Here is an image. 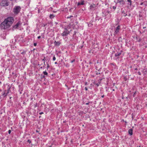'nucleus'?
<instances>
[{"mask_svg": "<svg viewBox=\"0 0 147 147\" xmlns=\"http://www.w3.org/2000/svg\"><path fill=\"white\" fill-rule=\"evenodd\" d=\"M146 28V27H143V28Z\"/></svg>", "mask_w": 147, "mask_h": 147, "instance_id": "79ce46f5", "label": "nucleus"}, {"mask_svg": "<svg viewBox=\"0 0 147 147\" xmlns=\"http://www.w3.org/2000/svg\"><path fill=\"white\" fill-rule=\"evenodd\" d=\"M22 54H23V53H22Z\"/></svg>", "mask_w": 147, "mask_h": 147, "instance_id": "49530a36", "label": "nucleus"}, {"mask_svg": "<svg viewBox=\"0 0 147 147\" xmlns=\"http://www.w3.org/2000/svg\"><path fill=\"white\" fill-rule=\"evenodd\" d=\"M84 4V1H82L81 2H79L78 3L77 5L79 6L81 5H83Z\"/></svg>", "mask_w": 147, "mask_h": 147, "instance_id": "f8f14e48", "label": "nucleus"}, {"mask_svg": "<svg viewBox=\"0 0 147 147\" xmlns=\"http://www.w3.org/2000/svg\"><path fill=\"white\" fill-rule=\"evenodd\" d=\"M73 17V16H69V17H67V18H71V17Z\"/></svg>", "mask_w": 147, "mask_h": 147, "instance_id": "b1692460", "label": "nucleus"}, {"mask_svg": "<svg viewBox=\"0 0 147 147\" xmlns=\"http://www.w3.org/2000/svg\"><path fill=\"white\" fill-rule=\"evenodd\" d=\"M37 44L36 43H34V46H36Z\"/></svg>", "mask_w": 147, "mask_h": 147, "instance_id": "cd10ccee", "label": "nucleus"}, {"mask_svg": "<svg viewBox=\"0 0 147 147\" xmlns=\"http://www.w3.org/2000/svg\"><path fill=\"white\" fill-rule=\"evenodd\" d=\"M11 132V131L10 130H9L8 131V133L9 134H10Z\"/></svg>", "mask_w": 147, "mask_h": 147, "instance_id": "5701e85b", "label": "nucleus"}, {"mask_svg": "<svg viewBox=\"0 0 147 147\" xmlns=\"http://www.w3.org/2000/svg\"><path fill=\"white\" fill-rule=\"evenodd\" d=\"M55 64H57V62H55Z\"/></svg>", "mask_w": 147, "mask_h": 147, "instance_id": "4c0bfd02", "label": "nucleus"}, {"mask_svg": "<svg viewBox=\"0 0 147 147\" xmlns=\"http://www.w3.org/2000/svg\"><path fill=\"white\" fill-rule=\"evenodd\" d=\"M47 63V69H48L49 67V64H48V63Z\"/></svg>", "mask_w": 147, "mask_h": 147, "instance_id": "412c9836", "label": "nucleus"}, {"mask_svg": "<svg viewBox=\"0 0 147 147\" xmlns=\"http://www.w3.org/2000/svg\"><path fill=\"white\" fill-rule=\"evenodd\" d=\"M45 77V76H43V78H44V77Z\"/></svg>", "mask_w": 147, "mask_h": 147, "instance_id": "c03bdc74", "label": "nucleus"}, {"mask_svg": "<svg viewBox=\"0 0 147 147\" xmlns=\"http://www.w3.org/2000/svg\"><path fill=\"white\" fill-rule=\"evenodd\" d=\"M46 26V25L45 24H44V27H45Z\"/></svg>", "mask_w": 147, "mask_h": 147, "instance_id": "ea45409f", "label": "nucleus"}, {"mask_svg": "<svg viewBox=\"0 0 147 147\" xmlns=\"http://www.w3.org/2000/svg\"><path fill=\"white\" fill-rule=\"evenodd\" d=\"M135 69L136 70H137V68H136V69Z\"/></svg>", "mask_w": 147, "mask_h": 147, "instance_id": "37998d69", "label": "nucleus"}, {"mask_svg": "<svg viewBox=\"0 0 147 147\" xmlns=\"http://www.w3.org/2000/svg\"><path fill=\"white\" fill-rule=\"evenodd\" d=\"M121 54V53H118L115 54V56L116 57L119 56Z\"/></svg>", "mask_w": 147, "mask_h": 147, "instance_id": "4468645a", "label": "nucleus"}, {"mask_svg": "<svg viewBox=\"0 0 147 147\" xmlns=\"http://www.w3.org/2000/svg\"><path fill=\"white\" fill-rule=\"evenodd\" d=\"M120 29V26L119 25H118L116 28L115 31L114 33V35L115 36L118 33Z\"/></svg>", "mask_w": 147, "mask_h": 147, "instance_id": "39448f33", "label": "nucleus"}, {"mask_svg": "<svg viewBox=\"0 0 147 147\" xmlns=\"http://www.w3.org/2000/svg\"><path fill=\"white\" fill-rule=\"evenodd\" d=\"M104 95H103L102 96H101L102 97V98H103L104 97Z\"/></svg>", "mask_w": 147, "mask_h": 147, "instance_id": "c9c22d12", "label": "nucleus"}, {"mask_svg": "<svg viewBox=\"0 0 147 147\" xmlns=\"http://www.w3.org/2000/svg\"><path fill=\"white\" fill-rule=\"evenodd\" d=\"M74 61H75V60H72V61H71V63H73V62H74Z\"/></svg>", "mask_w": 147, "mask_h": 147, "instance_id": "473e14b6", "label": "nucleus"}, {"mask_svg": "<svg viewBox=\"0 0 147 147\" xmlns=\"http://www.w3.org/2000/svg\"><path fill=\"white\" fill-rule=\"evenodd\" d=\"M85 89L86 90H88V89L87 88V87H85Z\"/></svg>", "mask_w": 147, "mask_h": 147, "instance_id": "c756f323", "label": "nucleus"}, {"mask_svg": "<svg viewBox=\"0 0 147 147\" xmlns=\"http://www.w3.org/2000/svg\"><path fill=\"white\" fill-rule=\"evenodd\" d=\"M98 4L95 5L94 4H92L91 5H90L89 7L90 11H94L96 10L98 8V7H97V5Z\"/></svg>", "mask_w": 147, "mask_h": 147, "instance_id": "f03ea898", "label": "nucleus"}, {"mask_svg": "<svg viewBox=\"0 0 147 147\" xmlns=\"http://www.w3.org/2000/svg\"><path fill=\"white\" fill-rule=\"evenodd\" d=\"M55 59H56V58L55 57V56H54L53 57V61H55Z\"/></svg>", "mask_w": 147, "mask_h": 147, "instance_id": "a211bd4d", "label": "nucleus"}, {"mask_svg": "<svg viewBox=\"0 0 147 147\" xmlns=\"http://www.w3.org/2000/svg\"><path fill=\"white\" fill-rule=\"evenodd\" d=\"M129 15L130 16V14H129Z\"/></svg>", "mask_w": 147, "mask_h": 147, "instance_id": "8fccbe9b", "label": "nucleus"}, {"mask_svg": "<svg viewBox=\"0 0 147 147\" xmlns=\"http://www.w3.org/2000/svg\"><path fill=\"white\" fill-rule=\"evenodd\" d=\"M21 7L20 6L15 7L13 9V12L17 14L20 11Z\"/></svg>", "mask_w": 147, "mask_h": 147, "instance_id": "7ed1b4c3", "label": "nucleus"}, {"mask_svg": "<svg viewBox=\"0 0 147 147\" xmlns=\"http://www.w3.org/2000/svg\"><path fill=\"white\" fill-rule=\"evenodd\" d=\"M112 90H113V91H115V90H114V89H113Z\"/></svg>", "mask_w": 147, "mask_h": 147, "instance_id": "a19ab883", "label": "nucleus"}, {"mask_svg": "<svg viewBox=\"0 0 147 147\" xmlns=\"http://www.w3.org/2000/svg\"><path fill=\"white\" fill-rule=\"evenodd\" d=\"M44 66L45 65V61L44 62Z\"/></svg>", "mask_w": 147, "mask_h": 147, "instance_id": "72a5a7b5", "label": "nucleus"}, {"mask_svg": "<svg viewBox=\"0 0 147 147\" xmlns=\"http://www.w3.org/2000/svg\"><path fill=\"white\" fill-rule=\"evenodd\" d=\"M27 142L29 143L30 144L31 143V141L30 140H28Z\"/></svg>", "mask_w": 147, "mask_h": 147, "instance_id": "6ab92c4d", "label": "nucleus"}, {"mask_svg": "<svg viewBox=\"0 0 147 147\" xmlns=\"http://www.w3.org/2000/svg\"><path fill=\"white\" fill-rule=\"evenodd\" d=\"M61 42L59 41L57 42L56 41H55L54 42V45L55 46L58 47L61 44Z\"/></svg>", "mask_w": 147, "mask_h": 147, "instance_id": "6e6552de", "label": "nucleus"}, {"mask_svg": "<svg viewBox=\"0 0 147 147\" xmlns=\"http://www.w3.org/2000/svg\"><path fill=\"white\" fill-rule=\"evenodd\" d=\"M43 113L42 112H40V113H39V114H40V115H41V114H42Z\"/></svg>", "mask_w": 147, "mask_h": 147, "instance_id": "7c9ffc66", "label": "nucleus"}, {"mask_svg": "<svg viewBox=\"0 0 147 147\" xmlns=\"http://www.w3.org/2000/svg\"><path fill=\"white\" fill-rule=\"evenodd\" d=\"M98 18H98H96V20H99V18Z\"/></svg>", "mask_w": 147, "mask_h": 147, "instance_id": "f704fd0d", "label": "nucleus"}, {"mask_svg": "<svg viewBox=\"0 0 147 147\" xmlns=\"http://www.w3.org/2000/svg\"><path fill=\"white\" fill-rule=\"evenodd\" d=\"M128 2L129 3L128 4L130 5H131L132 1L131 0H127Z\"/></svg>", "mask_w": 147, "mask_h": 147, "instance_id": "2eb2a0df", "label": "nucleus"}, {"mask_svg": "<svg viewBox=\"0 0 147 147\" xmlns=\"http://www.w3.org/2000/svg\"><path fill=\"white\" fill-rule=\"evenodd\" d=\"M88 85L87 82H86L85 83V85L86 86V85Z\"/></svg>", "mask_w": 147, "mask_h": 147, "instance_id": "c85d7f7f", "label": "nucleus"}, {"mask_svg": "<svg viewBox=\"0 0 147 147\" xmlns=\"http://www.w3.org/2000/svg\"><path fill=\"white\" fill-rule=\"evenodd\" d=\"M69 31L67 29H65L63 32L61 34V35L63 36H66L69 34Z\"/></svg>", "mask_w": 147, "mask_h": 147, "instance_id": "423d86ee", "label": "nucleus"}, {"mask_svg": "<svg viewBox=\"0 0 147 147\" xmlns=\"http://www.w3.org/2000/svg\"><path fill=\"white\" fill-rule=\"evenodd\" d=\"M88 104H89L88 103H86V105H88Z\"/></svg>", "mask_w": 147, "mask_h": 147, "instance_id": "e433bc0d", "label": "nucleus"}, {"mask_svg": "<svg viewBox=\"0 0 147 147\" xmlns=\"http://www.w3.org/2000/svg\"><path fill=\"white\" fill-rule=\"evenodd\" d=\"M133 129H130L128 130V134L131 136L133 134Z\"/></svg>", "mask_w": 147, "mask_h": 147, "instance_id": "9b49d317", "label": "nucleus"}, {"mask_svg": "<svg viewBox=\"0 0 147 147\" xmlns=\"http://www.w3.org/2000/svg\"><path fill=\"white\" fill-rule=\"evenodd\" d=\"M1 6H7L8 5V3L6 0H2L0 3Z\"/></svg>", "mask_w": 147, "mask_h": 147, "instance_id": "20e7f679", "label": "nucleus"}, {"mask_svg": "<svg viewBox=\"0 0 147 147\" xmlns=\"http://www.w3.org/2000/svg\"><path fill=\"white\" fill-rule=\"evenodd\" d=\"M54 16L53 15V14H50V18H53L54 17Z\"/></svg>", "mask_w": 147, "mask_h": 147, "instance_id": "dca6fc26", "label": "nucleus"}, {"mask_svg": "<svg viewBox=\"0 0 147 147\" xmlns=\"http://www.w3.org/2000/svg\"><path fill=\"white\" fill-rule=\"evenodd\" d=\"M122 14L123 16H126L127 15V14L124 11H122Z\"/></svg>", "mask_w": 147, "mask_h": 147, "instance_id": "ddd939ff", "label": "nucleus"}, {"mask_svg": "<svg viewBox=\"0 0 147 147\" xmlns=\"http://www.w3.org/2000/svg\"><path fill=\"white\" fill-rule=\"evenodd\" d=\"M129 15L130 16V14H129Z\"/></svg>", "mask_w": 147, "mask_h": 147, "instance_id": "09e8293b", "label": "nucleus"}, {"mask_svg": "<svg viewBox=\"0 0 147 147\" xmlns=\"http://www.w3.org/2000/svg\"><path fill=\"white\" fill-rule=\"evenodd\" d=\"M105 15H104L105 16H107V15H108V13H107L106 12V11H105Z\"/></svg>", "mask_w": 147, "mask_h": 147, "instance_id": "aec40b11", "label": "nucleus"}, {"mask_svg": "<svg viewBox=\"0 0 147 147\" xmlns=\"http://www.w3.org/2000/svg\"><path fill=\"white\" fill-rule=\"evenodd\" d=\"M9 89H8V90L7 91V92L6 93H5V92H6V91L5 90V91L3 92V93H2V94L3 96L4 97L6 96L7 95V94L9 93Z\"/></svg>", "mask_w": 147, "mask_h": 147, "instance_id": "0eeeda50", "label": "nucleus"}, {"mask_svg": "<svg viewBox=\"0 0 147 147\" xmlns=\"http://www.w3.org/2000/svg\"><path fill=\"white\" fill-rule=\"evenodd\" d=\"M20 25V23L19 22H18L16 25L13 26V30L14 29L17 28Z\"/></svg>", "mask_w": 147, "mask_h": 147, "instance_id": "1a4fd4ad", "label": "nucleus"}, {"mask_svg": "<svg viewBox=\"0 0 147 147\" xmlns=\"http://www.w3.org/2000/svg\"><path fill=\"white\" fill-rule=\"evenodd\" d=\"M53 12H55V11H54Z\"/></svg>", "mask_w": 147, "mask_h": 147, "instance_id": "a18cd8bd", "label": "nucleus"}, {"mask_svg": "<svg viewBox=\"0 0 147 147\" xmlns=\"http://www.w3.org/2000/svg\"><path fill=\"white\" fill-rule=\"evenodd\" d=\"M138 74L140 75H141V73H140V71H138Z\"/></svg>", "mask_w": 147, "mask_h": 147, "instance_id": "393cba45", "label": "nucleus"}, {"mask_svg": "<svg viewBox=\"0 0 147 147\" xmlns=\"http://www.w3.org/2000/svg\"><path fill=\"white\" fill-rule=\"evenodd\" d=\"M43 73L44 75L47 76L48 73L46 71H43Z\"/></svg>", "mask_w": 147, "mask_h": 147, "instance_id": "f3484780", "label": "nucleus"}, {"mask_svg": "<svg viewBox=\"0 0 147 147\" xmlns=\"http://www.w3.org/2000/svg\"><path fill=\"white\" fill-rule=\"evenodd\" d=\"M40 38H41V36H38V39H40Z\"/></svg>", "mask_w": 147, "mask_h": 147, "instance_id": "2f4dec72", "label": "nucleus"}, {"mask_svg": "<svg viewBox=\"0 0 147 147\" xmlns=\"http://www.w3.org/2000/svg\"><path fill=\"white\" fill-rule=\"evenodd\" d=\"M106 12L107 13L109 14L110 13V11H107Z\"/></svg>", "mask_w": 147, "mask_h": 147, "instance_id": "bb28decb", "label": "nucleus"}, {"mask_svg": "<svg viewBox=\"0 0 147 147\" xmlns=\"http://www.w3.org/2000/svg\"><path fill=\"white\" fill-rule=\"evenodd\" d=\"M143 3H141L140 4V5H142V4H143Z\"/></svg>", "mask_w": 147, "mask_h": 147, "instance_id": "58836bf2", "label": "nucleus"}, {"mask_svg": "<svg viewBox=\"0 0 147 147\" xmlns=\"http://www.w3.org/2000/svg\"><path fill=\"white\" fill-rule=\"evenodd\" d=\"M102 13L103 14V13H104L103 12V13Z\"/></svg>", "mask_w": 147, "mask_h": 147, "instance_id": "de8ad7c7", "label": "nucleus"}, {"mask_svg": "<svg viewBox=\"0 0 147 147\" xmlns=\"http://www.w3.org/2000/svg\"><path fill=\"white\" fill-rule=\"evenodd\" d=\"M45 60L46 59H45V57H44V59H42V61H44L45 62Z\"/></svg>", "mask_w": 147, "mask_h": 147, "instance_id": "4be33fe9", "label": "nucleus"}, {"mask_svg": "<svg viewBox=\"0 0 147 147\" xmlns=\"http://www.w3.org/2000/svg\"><path fill=\"white\" fill-rule=\"evenodd\" d=\"M113 9H115L116 8V7H115V6H113Z\"/></svg>", "mask_w": 147, "mask_h": 147, "instance_id": "a878e982", "label": "nucleus"}, {"mask_svg": "<svg viewBox=\"0 0 147 147\" xmlns=\"http://www.w3.org/2000/svg\"><path fill=\"white\" fill-rule=\"evenodd\" d=\"M117 3H119L123 5L125 4V2L123 0H117Z\"/></svg>", "mask_w": 147, "mask_h": 147, "instance_id": "9d476101", "label": "nucleus"}, {"mask_svg": "<svg viewBox=\"0 0 147 147\" xmlns=\"http://www.w3.org/2000/svg\"><path fill=\"white\" fill-rule=\"evenodd\" d=\"M13 21V17H9L7 18L1 24V28L3 29L8 28L11 25Z\"/></svg>", "mask_w": 147, "mask_h": 147, "instance_id": "f257e3e1", "label": "nucleus"}]
</instances>
